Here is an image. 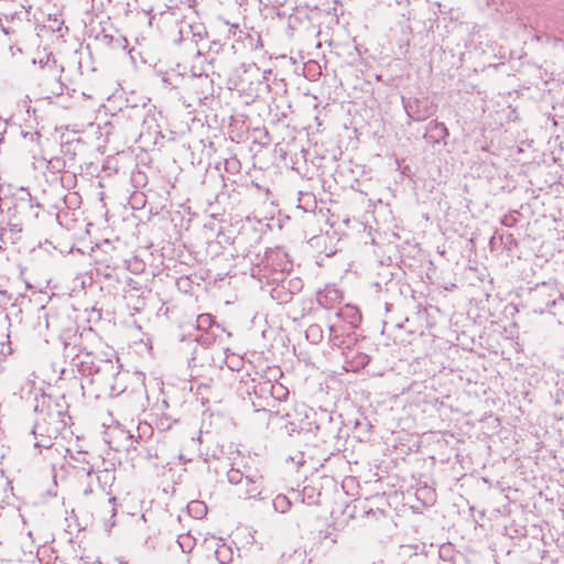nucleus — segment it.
I'll return each mask as SVG.
<instances>
[{
  "label": "nucleus",
  "instance_id": "nucleus-1",
  "mask_svg": "<svg viewBox=\"0 0 564 564\" xmlns=\"http://www.w3.org/2000/svg\"><path fill=\"white\" fill-rule=\"evenodd\" d=\"M36 420L32 430L34 447L48 449L58 435L68 426L70 416L64 405L52 398H43L36 405Z\"/></svg>",
  "mask_w": 564,
  "mask_h": 564
},
{
  "label": "nucleus",
  "instance_id": "nucleus-2",
  "mask_svg": "<svg viewBox=\"0 0 564 564\" xmlns=\"http://www.w3.org/2000/svg\"><path fill=\"white\" fill-rule=\"evenodd\" d=\"M74 348H77V352L73 357V366L83 376H94L113 368L112 354L105 351L106 345L95 334L82 337V341Z\"/></svg>",
  "mask_w": 564,
  "mask_h": 564
},
{
  "label": "nucleus",
  "instance_id": "nucleus-3",
  "mask_svg": "<svg viewBox=\"0 0 564 564\" xmlns=\"http://www.w3.org/2000/svg\"><path fill=\"white\" fill-rule=\"evenodd\" d=\"M227 478L235 486L234 495L239 499H254L262 494L263 478L258 473L246 474L241 469L232 467L228 470Z\"/></svg>",
  "mask_w": 564,
  "mask_h": 564
},
{
  "label": "nucleus",
  "instance_id": "nucleus-4",
  "mask_svg": "<svg viewBox=\"0 0 564 564\" xmlns=\"http://www.w3.org/2000/svg\"><path fill=\"white\" fill-rule=\"evenodd\" d=\"M87 507L93 516L107 522L117 513V499L100 491L94 496L91 501H87Z\"/></svg>",
  "mask_w": 564,
  "mask_h": 564
},
{
  "label": "nucleus",
  "instance_id": "nucleus-5",
  "mask_svg": "<svg viewBox=\"0 0 564 564\" xmlns=\"http://www.w3.org/2000/svg\"><path fill=\"white\" fill-rule=\"evenodd\" d=\"M448 137V129L443 122L430 121L424 138L427 142L435 144Z\"/></svg>",
  "mask_w": 564,
  "mask_h": 564
},
{
  "label": "nucleus",
  "instance_id": "nucleus-6",
  "mask_svg": "<svg viewBox=\"0 0 564 564\" xmlns=\"http://www.w3.org/2000/svg\"><path fill=\"white\" fill-rule=\"evenodd\" d=\"M405 109L409 117L414 121L425 120L435 112V106L433 105H425L423 108H420V100H415L414 105L409 102L405 105Z\"/></svg>",
  "mask_w": 564,
  "mask_h": 564
},
{
  "label": "nucleus",
  "instance_id": "nucleus-7",
  "mask_svg": "<svg viewBox=\"0 0 564 564\" xmlns=\"http://www.w3.org/2000/svg\"><path fill=\"white\" fill-rule=\"evenodd\" d=\"M215 557L220 564H229L232 562L234 551L229 545L218 540L215 546Z\"/></svg>",
  "mask_w": 564,
  "mask_h": 564
},
{
  "label": "nucleus",
  "instance_id": "nucleus-8",
  "mask_svg": "<svg viewBox=\"0 0 564 564\" xmlns=\"http://www.w3.org/2000/svg\"><path fill=\"white\" fill-rule=\"evenodd\" d=\"M265 387H269L271 397L278 401H284L289 397V389L278 381L267 380L263 382Z\"/></svg>",
  "mask_w": 564,
  "mask_h": 564
},
{
  "label": "nucleus",
  "instance_id": "nucleus-9",
  "mask_svg": "<svg viewBox=\"0 0 564 564\" xmlns=\"http://www.w3.org/2000/svg\"><path fill=\"white\" fill-rule=\"evenodd\" d=\"M187 512L194 519H203L207 514V505L202 500H192L187 505Z\"/></svg>",
  "mask_w": 564,
  "mask_h": 564
},
{
  "label": "nucleus",
  "instance_id": "nucleus-10",
  "mask_svg": "<svg viewBox=\"0 0 564 564\" xmlns=\"http://www.w3.org/2000/svg\"><path fill=\"white\" fill-rule=\"evenodd\" d=\"M46 85L47 91L55 96L63 95L65 90L69 89L62 80V76H57L47 80Z\"/></svg>",
  "mask_w": 564,
  "mask_h": 564
},
{
  "label": "nucleus",
  "instance_id": "nucleus-11",
  "mask_svg": "<svg viewBox=\"0 0 564 564\" xmlns=\"http://www.w3.org/2000/svg\"><path fill=\"white\" fill-rule=\"evenodd\" d=\"M291 506L292 503L285 495H278L273 499V508L278 512L285 513L286 511L290 510Z\"/></svg>",
  "mask_w": 564,
  "mask_h": 564
},
{
  "label": "nucleus",
  "instance_id": "nucleus-12",
  "mask_svg": "<svg viewBox=\"0 0 564 564\" xmlns=\"http://www.w3.org/2000/svg\"><path fill=\"white\" fill-rule=\"evenodd\" d=\"M177 543L183 552L189 553L195 546V539L189 533L180 534Z\"/></svg>",
  "mask_w": 564,
  "mask_h": 564
},
{
  "label": "nucleus",
  "instance_id": "nucleus-13",
  "mask_svg": "<svg viewBox=\"0 0 564 564\" xmlns=\"http://www.w3.org/2000/svg\"><path fill=\"white\" fill-rule=\"evenodd\" d=\"M214 325V317L210 314H200L196 319V327L200 330H208Z\"/></svg>",
  "mask_w": 564,
  "mask_h": 564
},
{
  "label": "nucleus",
  "instance_id": "nucleus-14",
  "mask_svg": "<svg viewBox=\"0 0 564 564\" xmlns=\"http://www.w3.org/2000/svg\"><path fill=\"white\" fill-rule=\"evenodd\" d=\"M517 223L516 216L513 214L505 215L501 219V224L506 227H512Z\"/></svg>",
  "mask_w": 564,
  "mask_h": 564
},
{
  "label": "nucleus",
  "instance_id": "nucleus-15",
  "mask_svg": "<svg viewBox=\"0 0 564 564\" xmlns=\"http://www.w3.org/2000/svg\"><path fill=\"white\" fill-rule=\"evenodd\" d=\"M276 415L281 416V417H284V416H288V413H282L280 410H278L275 412Z\"/></svg>",
  "mask_w": 564,
  "mask_h": 564
},
{
  "label": "nucleus",
  "instance_id": "nucleus-16",
  "mask_svg": "<svg viewBox=\"0 0 564 564\" xmlns=\"http://www.w3.org/2000/svg\"><path fill=\"white\" fill-rule=\"evenodd\" d=\"M326 296H327V295H321V296H319L318 302H319L322 305H324V303H323V299H324V297H326Z\"/></svg>",
  "mask_w": 564,
  "mask_h": 564
}]
</instances>
